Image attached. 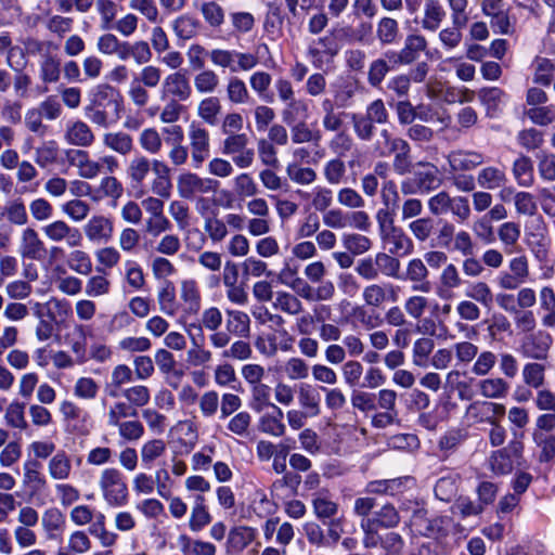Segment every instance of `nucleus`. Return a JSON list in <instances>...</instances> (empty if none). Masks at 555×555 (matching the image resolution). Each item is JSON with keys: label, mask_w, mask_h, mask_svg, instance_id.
<instances>
[{"label": "nucleus", "mask_w": 555, "mask_h": 555, "mask_svg": "<svg viewBox=\"0 0 555 555\" xmlns=\"http://www.w3.org/2000/svg\"><path fill=\"white\" fill-rule=\"evenodd\" d=\"M67 159L69 165L77 169L78 176L85 180H94L103 171L114 173L119 168V162L114 155L107 154L93 159L89 152L82 149L69 150Z\"/></svg>", "instance_id": "obj_1"}, {"label": "nucleus", "mask_w": 555, "mask_h": 555, "mask_svg": "<svg viewBox=\"0 0 555 555\" xmlns=\"http://www.w3.org/2000/svg\"><path fill=\"white\" fill-rule=\"evenodd\" d=\"M98 488L103 501L111 507L125 506L129 501L126 477L117 467H105L100 472Z\"/></svg>", "instance_id": "obj_2"}, {"label": "nucleus", "mask_w": 555, "mask_h": 555, "mask_svg": "<svg viewBox=\"0 0 555 555\" xmlns=\"http://www.w3.org/2000/svg\"><path fill=\"white\" fill-rule=\"evenodd\" d=\"M427 206L433 216H443L451 212L460 223L466 222L472 212L467 197L451 196L447 191H440L429 197Z\"/></svg>", "instance_id": "obj_3"}, {"label": "nucleus", "mask_w": 555, "mask_h": 555, "mask_svg": "<svg viewBox=\"0 0 555 555\" xmlns=\"http://www.w3.org/2000/svg\"><path fill=\"white\" fill-rule=\"evenodd\" d=\"M249 138L246 133L225 137L222 142L221 152L231 156L233 164L240 169H247L253 166L256 152L248 146Z\"/></svg>", "instance_id": "obj_4"}, {"label": "nucleus", "mask_w": 555, "mask_h": 555, "mask_svg": "<svg viewBox=\"0 0 555 555\" xmlns=\"http://www.w3.org/2000/svg\"><path fill=\"white\" fill-rule=\"evenodd\" d=\"M219 182L212 178H204L192 171H182L177 177V192L181 198L192 199L197 194L215 193Z\"/></svg>", "instance_id": "obj_5"}, {"label": "nucleus", "mask_w": 555, "mask_h": 555, "mask_svg": "<svg viewBox=\"0 0 555 555\" xmlns=\"http://www.w3.org/2000/svg\"><path fill=\"white\" fill-rule=\"evenodd\" d=\"M524 444L520 440H512L507 447L496 450L489 457V467L495 475H507L512 473L514 465H520Z\"/></svg>", "instance_id": "obj_6"}, {"label": "nucleus", "mask_w": 555, "mask_h": 555, "mask_svg": "<svg viewBox=\"0 0 555 555\" xmlns=\"http://www.w3.org/2000/svg\"><path fill=\"white\" fill-rule=\"evenodd\" d=\"M506 409L502 403L488 400H475L466 409L464 417L472 424H494L505 415Z\"/></svg>", "instance_id": "obj_7"}, {"label": "nucleus", "mask_w": 555, "mask_h": 555, "mask_svg": "<svg viewBox=\"0 0 555 555\" xmlns=\"http://www.w3.org/2000/svg\"><path fill=\"white\" fill-rule=\"evenodd\" d=\"M47 240L52 243L64 242L67 247L76 248L82 245L83 236L80 230L64 220H54L41 228Z\"/></svg>", "instance_id": "obj_8"}, {"label": "nucleus", "mask_w": 555, "mask_h": 555, "mask_svg": "<svg viewBox=\"0 0 555 555\" xmlns=\"http://www.w3.org/2000/svg\"><path fill=\"white\" fill-rule=\"evenodd\" d=\"M188 137L191 147V158L194 168H199L210 153V135L206 128L196 121H192L188 128Z\"/></svg>", "instance_id": "obj_9"}, {"label": "nucleus", "mask_w": 555, "mask_h": 555, "mask_svg": "<svg viewBox=\"0 0 555 555\" xmlns=\"http://www.w3.org/2000/svg\"><path fill=\"white\" fill-rule=\"evenodd\" d=\"M192 95V87L189 78L182 72L176 70L168 74L162 81V100L175 99L188 101Z\"/></svg>", "instance_id": "obj_10"}, {"label": "nucleus", "mask_w": 555, "mask_h": 555, "mask_svg": "<svg viewBox=\"0 0 555 555\" xmlns=\"http://www.w3.org/2000/svg\"><path fill=\"white\" fill-rule=\"evenodd\" d=\"M552 341L553 339L550 334L539 331L534 334H530L522 340L520 352L528 359L537 361L546 360Z\"/></svg>", "instance_id": "obj_11"}, {"label": "nucleus", "mask_w": 555, "mask_h": 555, "mask_svg": "<svg viewBox=\"0 0 555 555\" xmlns=\"http://www.w3.org/2000/svg\"><path fill=\"white\" fill-rule=\"evenodd\" d=\"M23 487L31 498L42 494L48 489V480L36 460H27L23 465Z\"/></svg>", "instance_id": "obj_12"}, {"label": "nucleus", "mask_w": 555, "mask_h": 555, "mask_svg": "<svg viewBox=\"0 0 555 555\" xmlns=\"http://www.w3.org/2000/svg\"><path fill=\"white\" fill-rule=\"evenodd\" d=\"M63 138L67 144L82 150L91 146L95 141V134L91 127L80 119L66 122Z\"/></svg>", "instance_id": "obj_13"}, {"label": "nucleus", "mask_w": 555, "mask_h": 555, "mask_svg": "<svg viewBox=\"0 0 555 555\" xmlns=\"http://www.w3.org/2000/svg\"><path fill=\"white\" fill-rule=\"evenodd\" d=\"M114 233L112 219L104 215H93L83 225V234L91 243H107Z\"/></svg>", "instance_id": "obj_14"}, {"label": "nucleus", "mask_w": 555, "mask_h": 555, "mask_svg": "<svg viewBox=\"0 0 555 555\" xmlns=\"http://www.w3.org/2000/svg\"><path fill=\"white\" fill-rule=\"evenodd\" d=\"M163 133L170 135L165 141L170 145L168 158L172 166L181 167L186 164L189 150L182 144L184 132L181 126L172 125L163 129Z\"/></svg>", "instance_id": "obj_15"}, {"label": "nucleus", "mask_w": 555, "mask_h": 555, "mask_svg": "<svg viewBox=\"0 0 555 555\" xmlns=\"http://www.w3.org/2000/svg\"><path fill=\"white\" fill-rule=\"evenodd\" d=\"M413 170L415 178L422 193L428 194L439 189L443 182L439 168L429 162H418Z\"/></svg>", "instance_id": "obj_16"}, {"label": "nucleus", "mask_w": 555, "mask_h": 555, "mask_svg": "<svg viewBox=\"0 0 555 555\" xmlns=\"http://www.w3.org/2000/svg\"><path fill=\"white\" fill-rule=\"evenodd\" d=\"M429 270L421 258H412L405 267L404 279L411 283L413 292L429 293L431 283L428 281Z\"/></svg>", "instance_id": "obj_17"}, {"label": "nucleus", "mask_w": 555, "mask_h": 555, "mask_svg": "<svg viewBox=\"0 0 555 555\" xmlns=\"http://www.w3.org/2000/svg\"><path fill=\"white\" fill-rule=\"evenodd\" d=\"M17 251L25 259L38 260L42 257L44 244L34 228L22 230Z\"/></svg>", "instance_id": "obj_18"}, {"label": "nucleus", "mask_w": 555, "mask_h": 555, "mask_svg": "<svg viewBox=\"0 0 555 555\" xmlns=\"http://www.w3.org/2000/svg\"><path fill=\"white\" fill-rule=\"evenodd\" d=\"M485 162L481 153L475 151H453L448 155L450 173L460 171H470L480 166Z\"/></svg>", "instance_id": "obj_19"}, {"label": "nucleus", "mask_w": 555, "mask_h": 555, "mask_svg": "<svg viewBox=\"0 0 555 555\" xmlns=\"http://www.w3.org/2000/svg\"><path fill=\"white\" fill-rule=\"evenodd\" d=\"M49 477L55 481L68 480L73 473L72 455L65 450H57L47 463Z\"/></svg>", "instance_id": "obj_20"}, {"label": "nucleus", "mask_w": 555, "mask_h": 555, "mask_svg": "<svg viewBox=\"0 0 555 555\" xmlns=\"http://www.w3.org/2000/svg\"><path fill=\"white\" fill-rule=\"evenodd\" d=\"M269 347L267 348L261 341H257L256 346L260 353L266 356H274L278 351L289 352L294 348L295 337L285 328H281L273 334L267 335Z\"/></svg>", "instance_id": "obj_21"}, {"label": "nucleus", "mask_w": 555, "mask_h": 555, "mask_svg": "<svg viewBox=\"0 0 555 555\" xmlns=\"http://www.w3.org/2000/svg\"><path fill=\"white\" fill-rule=\"evenodd\" d=\"M284 412L275 405L271 412L263 413L259 418V429L261 433L272 437H282L286 433V425L283 423Z\"/></svg>", "instance_id": "obj_22"}, {"label": "nucleus", "mask_w": 555, "mask_h": 555, "mask_svg": "<svg viewBox=\"0 0 555 555\" xmlns=\"http://www.w3.org/2000/svg\"><path fill=\"white\" fill-rule=\"evenodd\" d=\"M380 238L385 244L390 246L389 251L392 255L406 256L412 254L414 250V244L412 240L401 228L396 227Z\"/></svg>", "instance_id": "obj_23"}, {"label": "nucleus", "mask_w": 555, "mask_h": 555, "mask_svg": "<svg viewBox=\"0 0 555 555\" xmlns=\"http://www.w3.org/2000/svg\"><path fill=\"white\" fill-rule=\"evenodd\" d=\"M124 194L122 183L112 173L104 176L91 195V201L100 202L103 198H111L116 203Z\"/></svg>", "instance_id": "obj_24"}, {"label": "nucleus", "mask_w": 555, "mask_h": 555, "mask_svg": "<svg viewBox=\"0 0 555 555\" xmlns=\"http://www.w3.org/2000/svg\"><path fill=\"white\" fill-rule=\"evenodd\" d=\"M61 150L56 141L48 140L35 149L34 162L40 169L56 165L60 160Z\"/></svg>", "instance_id": "obj_25"}, {"label": "nucleus", "mask_w": 555, "mask_h": 555, "mask_svg": "<svg viewBox=\"0 0 555 555\" xmlns=\"http://www.w3.org/2000/svg\"><path fill=\"white\" fill-rule=\"evenodd\" d=\"M299 406L311 416L317 417L321 413V397L310 384H300L297 389Z\"/></svg>", "instance_id": "obj_26"}, {"label": "nucleus", "mask_w": 555, "mask_h": 555, "mask_svg": "<svg viewBox=\"0 0 555 555\" xmlns=\"http://www.w3.org/2000/svg\"><path fill=\"white\" fill-rule=\"evenodd\" d=\"M477 388L488 401L503 399L509 390L508 383L502 377H490L478 380Z\"/></svg>", "instance_id": "obj_27"}, {"label": "nucleus", "mask_w": 555, "mask_h": 555, "mask_svg": "<svg viewBox=\"0 0 555 555\" xmlns=\"http://www.w3.org/2000/svg\"><path fill=\"white\" fill-rule=\"evenodd\" d=\"M340 50L333 35H326L318 40H314L308 48V54L312 59L313 63H322L323 56H335Z\"/></svg>", "instance_id": "obj_28"}, {"label": "nucleus", "mask_w": 555, "mask_h": 555, "mask_svg": "<svg viewBox=\"0 0 555 555\" xmlns=\"http://www.w3.org/2000/svg\"><path fill=\"white\" fill-rule=\"evenodd\" d=\"M225 327L232 335L246 338L250 334V318L249 315L241 310H225Z\"/></svg>", "instance_id": "obj_29"}, {"label": "nucleus", "mask_w": 555, "mask_h": 555, "mask_svg": "<svg viewBox=\"0 0 555 555\" xmlns=\"http://www.w3.org/2000/svg\"><path fill=\"white\" fill-rule=\"evenodd\" d=\"M272 306L275 310L292 317L300 315L305 311L302 301L295 294L286 291L275 293Z\"/></svg>", "instance_id": "obj_30"}, {"label": "nucleus", "mask_w": 555, "mask_h": 555, "mask_svg": "<svg viewBox=\"0 0 555 555\" xmlns=\"http://www.w3.org/2000/svg\"><path fill=\"white\" fill-rule=\"evenodd\" d=\"M463 284L464 281L456 266L453 263H447L438 279L437 294L440 297H444L446 294L460 288Z\"/></svg>", "instance_id": "obj_31"}, {"label": "nucleus", "mask_w": 555, "mask_h": 555, "mask_svg": "<svg viewBox=\"0 0 555 555\" xmlns=\"http://www.w3.org/2000/svg\"><path fill=\"white\" fill-rule=\"evenodd\" d=\"M478 98L486 106L487 114L493 117L506 102V93L498 87L482 88L478 91Z\"/></svg>", "instance_id": "obj_32"}, {"label": "nucleus", "mask_w": 555, "mask_h": 555, "mask_svg": "<svg viewBox=\"0 0 555 555\" xmlns=\"http://www.w3.org/2000/svg\"><path fill=\"white\" fill-rule=\"evenodd\" d=\"M222 111V104L218 96L209 95L202 99L197 105V116L207 125L216 126L219 122V116Z\"/></svg>", "instance_id": "obj_33"}, {"label": "nucleus", "mask_w": 555, "mask_h": 555, "mask_svg": "<svg viewBox=\"0 0 555 555\" xmlns=\"http://www.w3.org/2000/svg\"><path fill=\"white\" fill-rule=\"evenodd\" d=\"M102 140L106 149L124 156L130 154L134 149L132 137L124 131L106 132Z\"/></svg>", "instance_id": "obj_34"}, {"label": "nucleus", "mask_w": 555, "mask_h": 555, "mask_svg": "<svg viewBox=\"0 0 555 555\" xmlns=\"http://www.w3.org/2000/svg\"><path fill=\"white\" fill-rule=\"evenodd\" d=\"M507 182L506 173L503 169L494 166H488L479 170L477 183L485 190H496L504 186Z\"/></svg>", "instance_id": "obj_35"}, {"label": "nucleus", "mask_w": 555, "mask_h": 555, "mask_svg": "<svg viewBox=\"0 0 555 555\" xmlns=\"http://www.w3.org/2000/svg\"><path fill=\"white\" fill-rule=\"evenodd\" d=\"M309 116V106L307 101L302 99H293L285 103L281 111V117L284 124L292 126L296 122L306 120Z\"/></svg>", "instance_id": "obj_36"}, {"label": "nucleus", "mask_w": 555, "mask_h": 555, "mask_svg": "<svg viewBox=\"0 0 555 555\" xmlns=\"http://www.w3.org/2000/svg\"><path fill=\"white\" fill-rule=\"evenodd\" d=\"M464 295L486 308H490L494 301L493 292L485 281L467 282Z\"/></svg>", "instance_id": "obj_37"}, {"label": "nucleus", "mask_w": 555, "mask_h": 555, "mask_svg": "<svg viewBox=\"0 0 555 555\" xmlns=\"http://www.w3.org/2000/svg\"><path fill=\"white\" fill-rule=\"evenodd\" d=\"M193 85L198 94H214L220 87V77L211 68H203L193 77Z\"/></svg>", "instance_id": "obj_38"}, {"label": "nucleus", "mask_w": 555, "mask_h": 555, "mask_svg": "<svg viewBox=\"0 0 555 555\" xmlns=\"http://www.w3.org/2000/svg\"><path fill=\"white\" fill-rule=\"evenodd\" d=\"M211 521V515L205 505V498L197 495L191 508L189 528L192 532H199Z\"/></svg>", "instance_id": "obj_39"}, {"label": "nucleus", "mask_w": 555, "mask_h": 555, "mask_svg": "<svg viewBox=\"0 0 555 555\" xmlns=\"http://www.w3.org/2000/svg\"><path fill=\"white\" fill-rule=\"evenodd\" d=\"M151 159L142 154L134 155L126 169V173L131 183L141 185L151 172Z\"/></svg>", "instance_id": "obj_40"}, {"label": "nucleus", "mask_w": 555, "mask_h": 555, "mask_svg": "<svg viewBox=\"0 0 555 555\" xmlns=\"http://www.w3.org/2000/svg\"><path fill=\"white\" fill-rule=\"evenodd\" d=\"M61 76L60 59L47 51L39 62V78L44 83H54Z\"/></svg>", "instance_id": "obj_41"}, {"label": "nucleus", "mask_w": 555, "mask_h": 555, "mask_svg": "<svg viewBox=\"0 0 555 555\" xmlns=\"http://www.w3.org/2000/svg\"><path fill=\"white\" fill-rule=\"evenodd\" d=\"M178 545L183 555H216L217 552L212 543L194 540L186 534L178 537Z\"/></svg>", "instance_id": "obj_42"}, {"label": "nucleus", "mask_w": 555, "mask_h": 555, "mask_svg": "<svg viewBox=\"0 0 555 555\" xmlns=\"http://www.w3.org/2000/svg\"><path fill=\"white\" fill-rule=\"evenodd\" d=\"M312 507L314 515L323 524H326L327 519L335 517L338 513V504L323 491L314 494L312 499Z\"/></svg>", "instance_id": "obj_43"}, {"label": "nucleus", "mask_w": 555, "mask_h": 555, "mask_svg": "<svg viewBox=\"0 0 555 555\" xmlns=\"http://www.w3.org/2000/svg\"><path fill=\"white\" fill-rule=\"evenodd\" d=\"M180 298L191 313H197L201 308L202 295L197 282L193 279L183 280L180 284Z\"/></svg>", "instance_id": "obj_44"}, {"label": "nucleus", "mask_w": 555, "mask_h": 555, "mask_svg": "<svg viewBox=\"0 0 555 555\" xmlns=\"http://www.w3.org/2000/svg\"><path fill=\"white\" fill-rule=\"evenodd\" d=\"M302 198L310 199V207L319 212L326 211L333 204V191L326 186L318 185L311 192H301Z\"/></svg>", "instance_id": "obj_45"}, {"label": "nucleus", "mask_w": 555, "mask_h": 555, "mask_svg": "<svg viewBox=\"0 0 555 555\" xmlns=\"http://www.w3.org/2000/svg\"><path fill=\"white\" fill-rule=\"evenodd\" d=\"M446 17V10L438 0H427L424 4L422 26L426 30L435 31Z\"/></svg>", "instance_id": "obj_46"}, {"label": "nucleus", "mask_w": 555, "mask_h": 555, "mask_svg": "<svg viewBox=\"0 0 555 555\" xmlns=\"http://www.w3.org/2000/svg\"><path fill=\"white\" fill-rule=\"evenodd\" d=\"M201 29V22L190 15L182 14L172 21V30L175 35L182 40L194 38Z\"/></svg>", "instance_id": "obj_47"}, {"label": "nucleus", "mask_w": 555, "mask_h": 555, "mask_svg": "<svg viewBox=\"0 0 555 555\" xmlns=\"http://www.w3.org/2000/svg\"><path fill=\"white\" fill-rule=\"evenodd\" d=\"M167 451V444L163 439L154 438L146 440L140 449V456L142 465L151 467L160 457L165 455Z\"/></svg>", "instance_id": "obj_48"}, {"label": "nucleus", "mask_w": 555, "mask_h": 555, "mask_svg": "<svg viewBox=\"0 0 555 555\" xmlns=\"http://www.w3.org/2000/svg\"><path fill=\"white\" fill-rule=\"evenodd\" d=\"M157 302L159 310L168 315L175 317L179 310V304L176 298V289L171 282L167 281L157 292Z\"/></svg>", "instance_id": "obj_49"}, {"label": "nucleus", "mask_w": 555, "mask_h": 555, "mask_svg": "<svg viewBox=\"0 0 555 555\" xmlns=\"http://www.w3.org/2000/svg\"><path fill=\"white\" fill-rule=\"evenodd\" d=\"M257 537V529L248 526H237L230 530L228 543L236 551L245 550Z\"/></svg>", "instance_id": "obj_50"}, {"label": "nucleus", "mask_w": 555, "mask_h": 555, "mask_svg": "<svg viewBox=\"0 0 555 555\" xmlns=\"http://www.w3.org/2000/svg\"><path fill=\"white\" fill-rule=\"evenodd\" d=\"M3 420L9 428L26 430L28 423L25 417V403L17 400L11 401L5 409Z\"/></svg>", "instance_id": "obj_51"}, {"label": "nucleus", "mask_w": 555, "mask_h": 555, "mask_svg": "<svg viewBox=\"0 0 555 555\" xmlns=\"http://www.w3.org/2000/svg\"><path fill=\"white\" fill-rule=\"evenodd\" d=\"M249 406L256 413H262L266 409H271L276 404L271 401V387L267 384L253 386L249 388Z\"/></svg>", "instance_id": "obj_52"}, {"label": "nucleus", "mask_w": 555, "mask_h": 555, "mask_svg": "<svg viewBox=\"0 0 555 555\" xmlns=\"http://www.w3.org/2000/svg\"><path fill=\"white\" fill-rule=\"evenodd\" d=\"M285 172L287 178L298 185H310L318 179L317 171L313 168L305 167L297 162L288 163Z\"/></svg>", "instance_id": "obj_53"}, {"label": "nucleus", "mask_w": 555, "mask_h": 555, "mask_svg": "<svg viewBox=\"0 0 555 555\" xmlns=\"http://www.w3.org/2000/svg\"><path fill=\"white\" fill-rule=\"evenodd\" d=\"M406 141L401 138H392L387 129H382L379 138L374 143V151L378 156H388L397 150H405Z\"/></svg>", "instance_id": "obj_54"}, {"label": "nucleus", "mask_w": 555, "mask_h": 555, "mask_svg": "<svg viewBox=\"0 0 555 555\" xmlns=\"http://www.w3.org/2000/svg\"><path fill=\"white\" fill-rule=\"evenodd\" d=\"M227 98L229 102L236 105L247 104L251 96L244 80L237 76H231L225 87Z\"/></svg>", "instance_id": "obj_55"}, {"label": "nucleus", "mask_w": 555, "mask_h": 555, "mask_svg": "<svg viewBox=\"0 0 555 555\" xmlns=\"http://www.w3.org/2000/svg\"><path fill=\"white\" fill-rule=\"evenodd\" d=\"M1 215L13 225H25L28 222L26 206L21 198H14L4 205Z\"/></svg>", "instance_id": "obj_56"}, {"label": "nucleus", "mask_w": 555, "mask_h": 555, "mask_svg": "<svg viewBox=\"0 0 555 555\" xmlns=\"http://www.w3.org/2000/svg\"><path fill=\"white\" fill-rule=\"evenodd\" d=\"M374 257L379 275L395 280L400 279L401 262L395 255L379 251Z\"/></svg>", "instance_id": "obj_57"}, {"label": "nucleus", "mask_w": 555, "mask_h": 555, "mask_svg": "<svg viewBox=\"0 0 555 555\" xmlns=\"http://www.w3.org/2000/svg\"><path fill=\"white\" fill-rule=\"evenodd\" d=\"M376 37L383 44L396 43L400 37L398 22L392 17H382L376 25Z\"/></svg>", "instance_id": "obj_58"}, {"label": "nucleus", "mask_w": 555, "mask_h": 555, "mask_svg": "<svg viewBox=\"0 0 555 555\" xmlns=\"http://www.w3.org/2000/svg\"><path fill=\"white\" fill-rule=\"evenodd\" d=\"M67 267L81 275H89L92 272V260L90 255L82 250L73 248L66 257Z\"/></svg>", "instance_id": "obj_59"}, {"label": "nucleus", "mask_w": 555, "mask_h": 555, "mask_svg": "<svg viewBox=\"0 0 555 555\" xmlns=\"http://www.w3.org/2000/svg\"><path fill=\"white\" fill-rule=\"evenodd\" d=\"M341 242L344 247L354 256L367 253L373 246L372 240L360 233H344Z\"/></svg>", "instance_id": "obj_60"}, {"label": "nucleus", "mask_w": 555, "mask_h": 555, "mask_svg": "<svg viewBox=\"0 0 555 555\" xmlns=\"http://www.w3.org/2000/svg\"><path fill=\"white\" fill-rule=\"evenodd\" d=\"M367 519L378 528L390 529L399 525L400 515L393 505L385 504Z\"/></svg>", "instance_id": "obj_61"}, {"label": "nucleus", "mask_w": 555, "mask_h": 555, "mask_svg": "<svg viewBox=\"0 0 555 555\" xmlns=\"http://www.w3.org/2000/svg\"><path fill=\"white\" fill-rule=\"evenodd\" d=\"M521 376L525 385L539 389L545 382V365L539 362H528L522 367Z\"/></svg>", "instance_id": "obj_62"}, {"label": "nucleus", "mask_w": 555, "mask_h": 555, "mask_svg": "<svg viewBox=\"0 0 555 555\" xmlns=\"http://www.w3.org/2000/svg\"><path fill=\"white\" fill-rule=\"evenodd\" d=\"M95 7L100 15V28L111 30L119 12L118 4L113 0H96Z\"/></svg>", "instance_id": "obj_63"}, {"label": "nucleus", "mask_w": 555, "mask_h": 555, "mask_svg": "<svg viewBox=\"0 0 555 555\" xmlns=\"http://www.w3.org/2000/svg\"><path fill=\"white\" fill-rule=\"evenodd\" d=\"M138 140L141 149L151 155H156L163 150L164 140L156 128L143 129Z\"/></svg>", "instance_id": "obj_64"}]
</instances>
